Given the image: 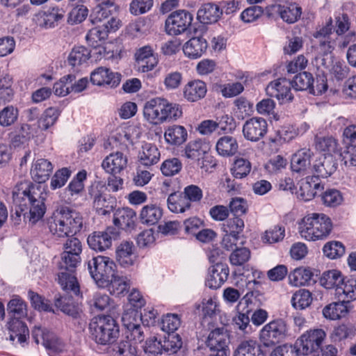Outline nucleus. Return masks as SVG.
Masks as SVG:
<instances>
[{
  "label": "nucleus",
  "instance_id": "nucleus-47",
  "mask_svg": "<svg viewBox=\"0 0 356 356\" xmlns=\"http://www.w3.org/2000/svg\"><path fill=\"white\" fill-rule=\"evenodd\" d=\"M186 129L181 125H173L168 128L165 131V141L172 145H180L187 139Z\"/></svg>",
  "mask_w": 356,
  "mask_h": 356
},
{
  "label": "nucleus",
  "instance_id": "nucleus-35",
  "mask_svg": "<svg viewBox=\"0 0 356 356\" xmlns=\"http://www.w3.org/2000/svg\"><path fill=\"white\" fill-rule=\"evenodd\" d=\"M208 44L202 37H193L187 41L184 47V54L190 58H197L206 51Z\"/></svg>",
  "mask_w": 356,
  "mask_h": 356
},
{
  "label": "nucleus",
  "instance_id": "nucleus-36",
  "mask_svg": "<svg viewBox=\"0 0 356 356\" xmlns=\"http://www.w3.org/2000/svg\"><path fill=\"white\" fill-rule=\"evenodd\" d=\"M8 318L24 319L28 316V305L26 301L18 295L13 296L7 304Z\"/></svg>",
  "mask_w": 356,
  "mask_h": 356
},
{
  "label": "nucleus",
  "instance_id": "nucleus-62",
  "mask_svg": "<svg viewBox=\"0 0 356 356\" xmlns=\"http://www.w3.org/2000/svg\"><path fill=\"white\" fill-rule=\"evenodd\" d=\"M182 168V163L177 158L168 159L161 165V171L165 177H172L178 174Z\"/></svg>",
  "mask_w": 356,
  "mask_h": 356
},
{
  "label": "nucleus",
  "instance_id": "nucleus-54",
  "mask_svg": "<svg viewBox=\"0 0 356 356\" xmlns=\"http://www.w3.org/2000/svg\"><path fill=\"white\" fill-rule=\"evenodd\" d=\"M277 13H280V17L284 22L293 24L300 18L302 8L296 5H290L289 6L279 5Z\"/></svg>",
  "mask_w": 356,
  "mask_h": 356
},
{
  "label": "nucleus",
  "instance_id": "nucleus-5",
  "mask_svg": "<svg viewBox=\"0 0 356 356\" xmlns=\"http://www.w3.org/2000/svg\"><path fill=\"white\" fill-rule=\"evenodd\" d=\"M332 230V220L324 213L309 214L302 219L299 226L300 236L309 241L326 239Z\"/></svg>",
  "mask_w": 356,
  "mask_h": 356
},
{
  "label": "nucleus",
  "instance_id": "nucleus-40",
  "mask_svg": "<svg viewBox=\"0 0 356 356\" xmlns=\"http://www.w3.org/2000/svg\"><path fill=\"white\" fill-rule=\"evenodd\" d=\"M234 356H266L261 346L254 339L242 341L234 351Z\"/></svg>",
  "mask_w": 356,
  "mask_h": 356
},
{
  "label": "nucleus",
  "instance_id": "nucleus-29",
  "mask_svg": "<svg viewBox=\"0 0 356 356\" xmlns=\"http://www.w3.org/2000/svg\"><path fill=\"white\" fill-rule=\"evenodd\" d=\"M127 165V159L123 153L117 152L107 156L102 163L103 169L111 175L120 173Z\"/></svg>",
  "mask_w": 356,
  "mask_h": 356
},
{
  "label": "nucleus",
  "instance_id": "nucleus-56",
  "mask_svg": "<svg viewBox=\"0 0 356 356\" xmlns=\"http://www.w3.org/2000/svg\"><path fill=\"white\" fill-rule=\"evenodd\" d=\"M343 294L348 303L356 300V276L345 277L342 286L339 287L338 294Z\"/></svg>",
  "mask_w": 356,
  "mask_h": 356
},
{
  "label": "nucleus",
  "instance_id": "nucleus-14",
  "mask_svg": "<svg viewBox=\"0 0 356 356\" xmlns=\"http://www.w3.org/2000/svg\"><path fill=\"white\" fill-rule=\"evenodd\" d=\"M326 334L322 329L310 330L302 334L295 342L302 355L314 353L320 348Z\"/></svg>",
  "mask_w": 356,
  "mask_h": 356
},
{
  "label": "nucleus",
  "instance_id": "nucleus-42",
  "mask_svg": "<svg viewBox=\"0 0 356 356\" xmlns=\"http://www.w3.org/2000/svg\"><path fill=\"white\" fill-rule=\"evenodd\" d=\"M315 146L318 151L326 156H333L341 149L338 140L332 136L316 137Z\"/></svg>",
  "mask_w": 356,
  "mask_h": 356
},
{
  "label": "nucleus",
  "instance_id": "nucleus-15",
  "mask_svg": "<svg viewBox=\"0 0 356 356\" xmlns=\"http://www.w3.org/2000/svg\"><path fill=\"white\" fill-rule=\"evenodd\" d=\"M254 306L252 300L247 293L236 307L238 314L232 320L234 329L240 330L244 333H249L251 330L249 316L253 312Z\"/></svg>",
  "mask_w": 356,
  "mask_h": 356
},
{
  "label": "nucleus",
  "instance_id": "nucleus-6",
  "mask_svg": "<svg viewBox=\"0 0 356 356\" xmlns=\"http://www.w3.org/2000/svg\"><path fill=\"white\" fill-rule=\"evenodd\" d=\"M92 339L98 344L113 343L119 336V325L111 316H98L89 324Z\"/></svg>",
  "mask_w": 356,
  "mask_h": 356
},
{
  "label": "nucleus",
  "instance_id": "nucleus-37",
  "mask_svg": "<svg viewBox=\"0 0 356 356\" xmlns=\"http://www.w3.org/2000/svg\"><path fill=\"white\" fill-rule=\"evenodd\" d=\"M168 209L175 213H183L191 209L182 191H175L168 195L167 199Z\"/></svg>",
  "mask_w": 356,
  "mask_h": 356
},
{
  "label": "nucleus",
  "instance_id": "nucleus-30",
  "mask_svg": "<svg viewBox=\"0 0 356 356\" xmlns=\"http://www.w3.org/2000/svg\"><path fill=\"white\" fill-rule=\"evenodd\" d=\"M207 92L205 82L195 79L188 81L184 88V97L191 102H197L203 99Z\"/></svg>",
  "mask_w": 356,
  "mask_h": 356
},
{
  "label": "nucleus",
  "instance_id": "nucleus-31",
  "mask_svg": "<svg viewBox=\"0 0 356 356\" xmlns=\"http://www.w3.org/2000/svg\"><path fill=\"white\" fill-rule=\"evenodd\" d=\"M54 169L51 161L46 159H38L33 164L31 174L34 181L38 183H44L49 179Z\"/></svg>",
  "mask_w": 356,
  "mask_h": 356
},
{
  "label": "nucleus",
  "instance_id": "nucleus-4",
  "mask_svg": "<svg viewBox=\"0 0 356 356\" xmlns=\"http://www.w3.org/2000/svg\"><path fill=\"white\" fill-rule=\"evenodd\" d=\"M145 118L153 124H161L165 122L177 120L182 115L181 107L176 103L162 97H154L144 105Z\"/></svg>",
  "mask_w": 356,
  "mask_h": 356
},
{
  "label": "nucleus",
  "instance_id": "nucleus-20",
  "mask_svg": "<svg viewBox=\"0 0 356 356\" xmlns=\"http://www.w3.org/2000/svg\"><path fill=\"white\" fill-rule=\"evenodd\" d=\"M267 131V121L262 118H252L248 120L243 127L244 137L252 142H257L262 138Z\"/></svg>",
  "mask_w": 356,
  "mask_h": 356
},
{
  "label": "nucleus",
  "instance_id": "nucleus-52",
  "mask_svg": "<svg viewBox=\"0 0 356 356\" xmlns=\"http://www.w3.org/2000/svg\"><path fill=\"white\" fill-rule=\"evenodd\" d=\"M60 115L57 108H47L38 120V126L41 130L46 131L54 126Z\"/></svg>",
  "mask_w": 356,
  "mask_h": 356
},
{
  "label": "nucleus",
  "instance_id": "nucleus-51",
  "mask_svg": "<svg viewBox=\"0 0 356 356\" xmlns=\"http://www.w3.org/2000/svg\"><path fill=\"white\" fill-rule=\"evenodd\" d=\"M54 305L57 309L73 318H76L79 315L78 309L74 305L72 297L61 296L56 297Z\"/></svg>",
  "mask_w": 356,
  "mask_h": 356
},
{
  "label": "nucleus",
  "instance_id": "nucleus-8",
  "mask_svg": "<svg viewBox=\"0 0 356 356\" xmlns=\"http://www.w3.org/2000/svg\"><path fill=\"white\" fill-rule=\"evenodd\" d=\"M104 21L102 25L96 24L97 26L89 30L86 36L88 44L94 48L99 47L107 40L109 33L117 31L122 25L117 16Z\"/></svg>",
  "mask_w": 356,
  "mask_h": 356
},
{
  "label": "nucleus",
  "instance_id": "nucleus-23",
  "mask_svg": "<svg viewBox=\"0 0 356 356\" xmlns=\"http://www.w3.org/2000/svg\"><path fill=\"white\" fill-rule=\"evenodd\" d=\"M320 179L315 176H307L301 180L299 190L296 192L297 197L305 202L312 200L317 193V191L323 189Z\"/></svg>",
  "mask_w": 356,
  "mask_h": 356
},
{
  "label": "nucleus",
  "instance_id": "nucleus-28",
  "mask_svg": "<svg viewBox=\"0 0 356 356\" xmlns=\"http://www.w3.org/2000/svg\"><path fill=\"white\" fill-rule=\"evenodd\" d=\"M334 31L333 20L330 17L322 25H318L316 28V31L313 33V37L318 40L319 45L325 53L330 52L332 50V44L330 41V35Z\"/></svg>",
  "mask_w": 356,
  "mask_h": 356
},
{
  "label": "nucleus",
  "instance_id": "nucleus-55",
  "mask_svg": "<svg viewBox=\"0 0 356 356\" xmlns=\"http://www.w3.org/2000/svg\"><path fill=\"white\" fill-rule=\"evenodd\" d=\"M90 58V51L83 46L74 47L68 56V63L72 67L81 65Z\"/></svg>",
  "mask_w": 356,
  "mask_h": 356
},
{
  "label": "nucleus",
  "instance_id": "nucleus-59",
  "mask_svg": "<svg viewBox=\"0 0 356 356\" xmlns=\"http://www.w3.org/2000/svg\"><path fill=\"white\" fill-rule=\"evenodd\" d=\"M252 169L251 163L245 159L237 158L235 159L232 168V175L236 179H242L247 177Z\"/></svg>",
  "mask_w": 356,
  "mask_h": 356
},
{
  "label": "nucleus",
  "instance_id": "nucleus-16",
  "mask_svg": "<svg viewBox=\"0 0 356 356\" xmlns=\"http://www.w3.org/2000/svg\"><path fill=\"white\" fill-rule=\"evenodd\" d=\"M291 87V81L286 78H280L270 82L266 92L269 97L276 98L280 104H284L293 99Z\"/></svg>",
  "mask_w": 356,
  "mask_h": 356
},
{
  "label": "nucleus",
  "instance_id": "nucleus-11",
  "mask_svg": "<svg viewBox=\"0 0 356 356\" xmlns=\"http://www.w3.org/2000/svg\"><path fill=\"white\" fill-rule=\"evenodd\" d=\"M287 325L282 318L271 321L260 331L259 339L266 347H271L280 343L286 336Z\"/></svg>",
  "mask_w": 356,
  "mask_h": 356
},
{
  "label": "nucleus",
  "instance_id": "nucleus-18",
  "mask_svg": "<svg viewBox=\"0 0 356 356\" xmlns=\"http://www.w3.org/2000/svg\"><path fill=\"white\" fill-rule=\"evenodd\" d=\"M96 2L97 5L90 15L93 24L102 23L119 13L120 7L115 3V0H96Z\"/></svg>",
  "mask_w": 356,
  "mask_h": 356
},
{
  "label": "nucleus",
  "instance_id": "nucleus-32",
  "mask_svg": "<svg viewBox=\"0 0 356 356\" xmlns=\"http://www.w3.org/2000/svg\"><path fill=\"white\" fill-rule=\"evenodd\" d=\"M221 16L222 10H220V6L213 3L203 4L197 13V19L204 24L216 23Z\"/></svg>",
  "mask_w": 356,
  "mask_h": 356
},
{
  "label": "nucleus",
  "instance_id": "nucleus-61",
  "mask_svg": "<svg viewBox=\"0 0 356 356\" xmlns=\"http://www.w3.org/2000/svg\"><path fill=\"white\" fill-rule=\"evenodd\" d=\"M323 252L327 258L336 259L345 254V246L339 241H329L324 245Z\"/></svg>",
  "mask_w": 356,
  "mask_h": 356
},
{
  "label": "nucleus",
  "instance_id": "nucleus-22",
  "mask_svg": "<svg viewBox=\"0 0 356 356\" xmlns=\"http://www.w3.org/2000/svg\"><path fill=\"white\" fill-rule=\"evenodd\" d=\"M135 59L139 70L143 72L152 70L158 64V55L150 45L143 46L135 53Z\"/></svg>",
  "mask_w": 356,
  "mask_h": 356
},
{
  "label": "nucleus",
  "instance_id": "nucleus-57",
  "mask_svg": "<svg viewBox=\"0 0 356 356\" xmlns=\"http://www.w3.org/2000/svg\"><path fill=\"white\" fill-rule=\"evenodd\" d=\"M291 82L296 90H309L310 92L314 79L311 73L303 72L296 74Z\"/></svg>",
  "mask_w": 356,
  "mask_h": 356
},
{
  "label": "nucleus",
  "instance_id": "nucleus-1",
  "mask_svg": "<svg viewBox=\"0 0 356 356\" xmlns=\"http://www.w3.org/2000/svg\"><path fill=\"white\" fill-rule=\"evenodd\" d=\"M46 193L41 186L27 180L16 184L13 191L14 213L17 218L28 215L32 223L40 220L46 212Z\"/></svg>",
  "mask_w": 356,
  "mask_h": 356
},
{
  "label": "nucleus",
  "instance_id": "nucleus-43",
  "mask_svg": "<svg viewBox=\"0 0 356 356\" xmlns=\"http://www.w3.org/2000/svg\"><path fill=\"white\" fill-rule=\"evenodd\" d=\"M162 216V209L155 204H147L143 207L140 213V222L147 225L157 224Z\"/></svg>",
  "mask_w": 356,
  "mask_h": 356
},
{
  "label": "nucleus",
  "instance_id": "nucleus-26",
  "mask_svg": "<svg viewBox=\"0 0 356 356\" xmlns=\"http://www.w3.org/2000/svg\"><path fill=\"white\" fill-rule=\"evenodd\" d=\"M338 167L337 159L333 156H322L316 159L312 166L313 176L327 178L336 172Z\"/></svg>",
  "mask_w": 356,
  "mask_h": 356
},
{
  "label": "nucleus",
  "instance_id": "nucleus-46",
  "mask_svg": "<svg viewBox=\"0 0 356 356\" xmlns=\"http://www.w3.org/2000/svg\"><path fill=\"white\" fill-rule=\"evenodd\" d=\"M209 150V144L201 139L190 141L184 149L185 156L192 160H199Z\"/></svg>",
  "mask_w": 356,
  "mask_h": 356
},
{
  "label": "nucleus",
  "instance_id": "nucleus-41",
  "mask_svg": "<svg viewBox=\"0 0 356 356\" xmlns=\"http://www.w3.org/2000/svg\"><path fill=\"white\" fill-rule=\"evenodd\" d=\"M348 305V301L345 300L332 302L323 308V316L330 320H337L345 317L349 312Z\"/></svg>",
  "mask_w": 356,
  "mask_h": 356
},
{
  "label": "nucleus",
  "instance_id": "nucleus-3",
  "mask_svg": "<svg viewBox=\"0 0 356 356\" xmlns=\"http://www.w3.org/2000/svg\"><path fill=\"white\" fill-rule=\"evenodd\" d=\"M82 215L68 207H62L48 222L49 232L56 238L74 236L83 228Z\"/></svg>",
  "mask_w": 356,
  "mask_h": 356
},
{
  "label": "nucleus",
  "instance_id": "nucleus-13",
  "mask_svg": "<svg viewBox=\"0 0 356 356\" xmlns=\"http://www.w3.org/2000/svg\"><path fill=\"white\" fill-rule=\"evenodd\" d=\"M120 232L116 227H107L104 231H95L87 238L88 246L96 252H104L110 249L113 241L117 240Z\"/></svg>",
  "mask_w": 356,
  "mask_h": 356
},
{
  "label": "nucleus",
  "instance_id": "nucleus-63",
  "mask_svg": "<svg viewBox=\"0 0 356 356\" xmlns=\"http://www.w3.org/2000/svg\"><path fill=\"white\" fill-rule=\"evenodd\" d=\"M181 325V316L176 314H167L163 316L161 329L168 333H175Z\"/></svg>",
  "mask_w": 356,
  "mask_h": 356
},
{
  "label": "nucleus",
  "instance_id": "nucleus-12",
  "mask_svg": "<svg viewBox=\"0 0 356 356\" xmlns=\"http://www.w3.org/2000/svg\"><path fill=\"white\" fill-rule=\"evenodd\" d=\"M229 333L225 327H217L209 334L206 343L211 353L209 356H229Z\"/></svg>",
  "mask_w": 356,
  "mask_h": 356
},
{
  "label": "nucleus",
  "instance_id": "nucleus-34",
  "mask_svg": "<svg viewBox=\"0 0 356 356\" xmlns=\"http://www.w3.org/2000/svg\"><path fill=\"white\" fill-rule=\"evenodd\" d=\"M135 246L133 242L123 241L116 249V259L120 266L127 268L133 266L136 260Z\"/></svg>",
  "mask_w": 356,
  "mask_h": 356
},
{
  "label": "nucleus",
  "instance_id": "nucleus-45",
  "mask_svg": "<svg viewBox=\"0 0 356 356\" xmlns=\"http://www.w3.org/2000/svg\"><path fill=\"white\" fill-rule=\"evenodd\" d=\"M345 277L338 270H331L323 273L320 282L323 286L327 289H335L338 294L339 287L342 286Z\"/></svg>",
  "mask_w": 356,
  "mask_h": 356
},
{
  "label": "nucleus",
  "instance_id": "nucleus-24",
  "mask_svg": "<svg viewBox=\"0 0 356 356\" xmlns=\"http://www.w3.org/2000/svg\"><path fill=\"white\" fill-rule=\"evenodd\" d=\"M229 268L226 264L213 265L209 270L205 285L209 289L216 290L227 280Z\"/></svg>",
  "mask_w": 356,
  "mask_h": 356
},
{
  "label": "nucleus",
  "instance_id": "nucleus-44",
  "mask_svg": "<svg viewBox=\"0 0 356 356\" xmlns=\"http://www.w3.org/2000/svg\"><path fill=\"white\" fill-rule=\"evenodd\" d=\"M313 276L314 274L309 268H297L289 274V282L294 286L309 285Z\"/></svg>",
  "mask_w": 356,
  "mask_h": 356
},
{
  "label": "nucleus",
  "instance_id": "nucleus-49",
  "mask_svg": "<svg viewBox=\"0 0 356 356\" xmlns=\"http://www.w3.org/2000/svg\"><path fill=\"white\" fill-rule=\"evenodd\" d=\"M129 286V281L127 278L120 277L116 273L106 287H108L111 294L115 296H120L127 293Z\"/></svg>",
  "mask_w": 356,
  "mask_h": 356
},
{
  "label": "nucleus",
  "instance_id": "nucleus-39",
  "mask_svg": "<svg viewBox=\"0 0 356 356\" xmlns=\"http://www.w3.org/2000/svg\"><path fill=\"white\" fill-rule=\"evenodd\" d=\"M160 157V151L155 145L152 143H145L143 145L142 151L138 156L140 163L147 168L157 163Z\"/></svg>",
  "mask_w": 356,
  "mask_h": 356
},
{
  "label": "nucleus",
  "instance_id": "nucleus-25",
  "mask_svg": "<svg viewBox=\"0 0 356 356\" xmlns=\"http://www.w3.org/2000/svg\"><path fill=\"white\" fill-rule=\"evenodd\" d=\"M314 152L309 148H302L296 152L291 158V168L293 172L305 175L311 168Z\"/></svg>",
  "mask_w": 356,
  "mask_h": 356
},
{
  "label": "nucleus",
  "instance_id": "nucleus-27",
  "mask_svg": "<svg viewBox=\"0 0 356 356\" xmlns=\"http://www.w3.org/2000/svg\"><path fill=\"white\" fill-rule=\"evenodd\" d=\"M6 327L9 332V340L14 341L16 338L19 343H23L29 338V330L22 318H8Z\"/></svg>",
  "mask_w": 356,
  "mask_h": 356
},
{
  "label": "nucleus",
  "instance_id": "nucleus-17",
  "mask_svg": "<svg viewBox=\"0 0 356 356\" xmlns=\"http://www.w3.org/2000/svg\"><path fill=\"white\" fill-rule=\"evenodd\" d=\"M64 17V10L54 6L39 11L35 15V21L40 27L49 29L57 26L63 20Z\"/></svg>",
  "mask_w": 356,
  "mask_h": 356
},
{
  "label": "nucleus",
  "instance_id": "nucleus-58",
  "mask_svg": "<svg viewBox=\"0 0 356 356\" xmlns=\"http://www.w3.org/2000/svg\"><path fill=\"white\" fill-rule=\"evenodd\" d=\"M19 110L12 105L6 106L0 111V125L8 127L14 124L18 120Z\"/></svg>",
  "mask_w": 356,
  "mask_h": 356
},
{
  "label": "nucleus",
  "instance_id": "nucleus-33",
  "mask_svg": "<svg viewBox=\"0 0 356 356\" xmlns=\"http://www.w3.org/2000/svg\"><path fill=\"white\" fill-rule=\"evenodd\" d=\"M136 212L130 208L118 209L113 215V224L122 229H132L135 226Z\"/></svg>",
  "mask_w": 356,
  "mask_h": 356
},
{
  "label": "nucleus",
  "instance_id": "nucleus-50",
  "mask_svg": "<svg viewBox=\"0 0 356 356\" xmlns=\"http://www.w3.org/2000/svg\"><path fill=\"white\" fill-rule=\"evenodd\" d=\"M28 298L30 300L32 307L39 312H54L51 301L45 298L43 296L29 290L28 291Z\"/></svg>",
  "mask_w": 356,
  "mask_h": 356
},
{
  "label": "nucleus",
  "instance_id": "nucleus-10",
  "mask_svg": "<svg viewBox=\"0 0 356 356\" xmlns=\"http://www.w3.org/2000/svg\"><path fill=\"white\" fill-rule=\"evenodd\" d=\"M193 20V15L186 10L172 12L165 19V29L170 35H178L188 31Z\"/></svg>",
  "mask_w": 356,
  "mask_h": 356
},
{
  "label": "nucleus",
  "instance_id": "nucleus-48",
  "mask_svg": "<svg viewBox=\"0 0 356 356\" xmlns=\"http://www.w3.org/2000/svg\"><path fill=\"white\" fill-rule=\"evenodd\" d=\"M182 339L179 334L168 333L162 339V354L168 355L177 353L182 347Z\"/></svg>",
  "mask_w": 356,
  "mask_h": 356
},
{
  "label": "nucleus",
  "instance_id": "nucleus-7",
  "mask_svg": "<svg viewBox=\"0 0 356 356\" xmlns=\"http://www.w3.org/2000/svg\"><path fill=\"white\" fill-rule=\"evenodd\" d=\"M116 264L108 257L97 256L88 262V268L96 284L102 288L109 284L117 273Z\"/></svg>",
  "mask_w": 356,
  "mask_h": 356
},
{
  "label": "nucleus",
  "instance_id": "nucleus-60",
  "mask_svg": "<svg viewBox=\"0 0 356 356\" xmlns=\"http://www.w3.org/2000/svg\"><path fill=\"white\" fill-rule=\"evenodd\" d=\"M343 200L341 193L335 188H328L321 194L323 204L328 207H336Z\"/></svg>",
  "mask_w": 356,
  "mask_h": 356
},
{
  "label": "nucleus",
  "instance_id": "nucleus-21",
  "mask_svg": "<svg viewBox=\"0 0 356 356\" xmlns=\"http://www.w3.org/2000/svg\"><path fill=\"white\" fill-rule=\"evenodd\" d=\"M87 179V172L82 170L72 178L68 186L60 194L63 201L71 203L82 193L84 189V181Z\"/></svg>",
  "mask_w": 356,
  "mask_h": 356
},
{
  "label": "nucleus",
  "instance_id": "nucleus-19",
  "mask_svg": "<svg viewBox=\"0 0 356 356\" xmlns=\"http://www.w3.org/2000/svg\"><path fill=\"white\" fill-rule=\"evenodd\" d=\"M122 75L110 68L98 67L90 73V81L93 85L116 88L121 81Z\"/></svg>",
  "mask_w": 356,
  "mask_h": 356
},
{
  "label": "nucleus",
  "instance_id": "nucleus-38",
  "mask_svg": "<svg viewBox=\"0 0 356 356\" xmlns=\"http://www.w3.org/2000/svg\"><path fill=\"white\" fill-rule=\"evenodd\" d=\"M216 149L219 155L229 157L235 155L238 152V144L234 137L224 136L217 140Z\"/></svg>",
  "mask_w": 356,
  "mask_h": 356
},
{
  "label": "nucleus",
  "instance_id": "nucleus-64",
  "mask_svg": "<svg viewBox=\"0 0 356 356\" xmlns=\"http://www.w3.org/2000/svg\"><path fill=\"white\" fill-rule=\"evenodd\" d=\"M115 356H138L137 348L129 341H120L113 346Z\"/></svg>",
  "mask_w": 356,
  "mask_h": 356
},
{
  "label": "nucleus",
  "instance_id": "nucleus-9",
  "mask_svg": "<svg viewBox=\"0 0 356 356\" xmlns=\"http://www.w3.org/2000/svg\"><path fill=\"white\" fill-rule=\"evenodd\" d=\"M104 186L100 184L92 185L88 190V195L92 200V207L99 216L109 215L117 206L116 199L104 193Z\"/></svg>",
  "mask_w": 356,
  "mask_h": 356
},
{
  "label": "nucleus",
  "instance_id": "nucleus-2",
  "mask_svg": "<svg viewBox=\"0 0 356 356\" xmlns=\"http://www.w3.org/2000/svg\"><path fill=\"white\" fill-rule=\"evenodd\" d=\"M81 241L76 237L69 236L63 243V252L61 253L58 264V283L67 293H72L76 296L80 294V286L74 273L81 262Z\"/></svg>",
  "mask_w": 356,
  "mask_h": 356
},
{
  "label": "nucleus",
  "instance_id": "nucleus-53",
  "mask_svg": "<svg viewBox=\"0 0 356 356\" xmlns=\"http://www.w3.org/2000/svg\"><path fill=\"white\" fill-rule=\"evenodd\" d=\"M313 300L312 293L306 289H299L291 298V305L296 309L302 310L309 307Z\"/></svg>",
  "mask_w": 356,
  "mask_h": 356
}]
</instances>
